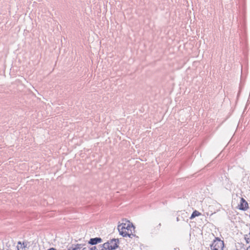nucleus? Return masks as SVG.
<instances>
[{"mask_svg": "<svg viewBox=\"0 0 250 250\" xmlns=\"http://www.w3.org/2000/svg\"><path fill=\"white\" fill-rule=\"evenodd\" d=\"M224 246V242L218 237H216L212 244L210 245L211 250H223Z\"/></svg>", "mask_w": 250, "mask_h": 250, "instance_id": "obj_1", "label": "nucleus"}, {"mask_svg": "<svg viewBox=\"0 0 250 250\" xmlns=\"http://www.w3.org/2000/svg\"><path fill=\"white\" fill-rule=\"evenodd\" d=\"M126 224L125 223H122V224L118 225V229L120 232V235H122L123 237H126L128 236L129 237H131V236H134L133 234H129L128 232H127L125 230V227L126 226Z\"/></svg>", "mask_w": 250, "mask_h": 250, "instance_id": "obj_2", "label": "nucleus"}, {"mask_svg": "<svg viewBox=\"0 0 250 250\" xmlns=\"http://www.w3.org/2000/svg\"><path fill=\"white\" fill-rule=\"evenodd\" d=\"M109 250H115L119 247V240L118 238H113L107 241Z\"/></svg>", "mask_w": 250, "mask_h": 250, "instance_id": "obj_3", "label": "nucleus"}, {"mask_svg": "<svg viewBox=\"0 0 250 250\" xmlns=\"http://www.w3.org/2000/svg\"><path fill=\"white\" fill-rule=\"evenodd\" d=\"M249 208L248 202L243 198H241V202L239 205V209L246 210Z\"/></svg>", "mask_w": 250, "mask_h": 250, "instance_id": "obj_4", "label": "nucleus"}, {"mask_svg": "<svg viewBox=\"0 0 250 250\" xmlns=\"http://www.w3.org/2000/svg\"><path fill=\"white\" fill-rule=\"evenodd\" d=\"M103 241V240L100 237H95L90 238L88 241V243L91 245H95L98 243H100Z\"/></svg>", "mask_w": 250, "mask_h": 250, "instance_id": "obj_5", "label": "nucleus"}, {"mask_svg": "<svg viewBox=\"0 0 250 250\" xmlns=\"http://www.w3.org/2000/svg\"><path fill=\"white\" fill-rule=\"evenodd\" d=\"M201 215V213H200L199 211H198L197 210H194V211L192 212V214H191V216L190 217V219H193L194 218H195V217H196V216H199V215Z\"/></svg>", "mask_w": 250, "mask_h": 250, "instance_id": "obj_6", "label": "nucleus"}, {"mask_svg": "<svg viewBox=\"0 0 250 250\" xmlns=\"http://www.w3.org/2000/svg\"><path fill=\"white\" fill-rule=\"evenodd\" d=\"M131 229H133V230L134 231L135 227L132 224H131V225L130 226V225L128 224L126 225V226L125 227V230L127 229L128 231L129 230H130V231H131L130 234H132Z\"/></svg>", "mask_w": 250, "mask_h": 250, "instance_id": "obj_7", "label": "nucleus"}, {"mask_svg": "<svg viewBox=\"0 0 250 250\" xmlns=\"http://www.w3.org/2000/svg\"><path fill=\"white\" fill-rule=\"evenodd\" d=\"M100 246L102 248L101 250H109L108 243H104L102 245H100Z\"/></svg>", "mask_w": 250, "mask_h": 250, "instance_id": "obj_8", "label": "nucleus"}, {"mask_svg": "<svg viewBox=\"0 0 250 250\" xmlns=\"http://www.w3.org/2000/svg\"><path fill=\"white\" fill-rule=\"evenodd\" d=\"M85 245V244H75L76 250H80L83 246Z\"/></svg>", "mask_w": 250, "mask_h": 250, "instance_id": "obj_9", "label": "nucleus"}, {"mask_svg": "<svg viewBox=\"0 0 250 250\" xmlns=\"http://www.w3.org/2000/svg\"><path fill=\"white\" fill-rule=\"evenodd\" d=\"M76 247L75 246V244H73L70 246H69L67 248L68 250H76Z\"/></svg>", "mask_w": 250, "mask_h": 250, "instance_id": "obj_10", "label": "nucleus"}, {"mask_svg": "<svg viewBox=\"0 0 250 250\" xmlns=\"http://www.w3.org/2000/svg\"><path fill=\"white\" fill-rule=\"evenodd\" d=\"M89 250H98V249L96 246H93L90 248Z\"/></svg>", "mask_w": 250, "mask_h": 250, "instance_id": "obj_11", "label": "nucleus"}, {"mask_svg": "<svg viewBox=\"0 0 250 250\" xmlns=\"http://www.w3.org/2000/svg\"><path fill=\"white\" fill-rule=\"evenodd\" d=\"M18 245H22V243H21V241H19V242H18ZM22 245H23V248H25V247H26V246H25V245H24V243H22Z\"/></svg>", "mask_w": 250, "mask_h": 250, "instance_id": "obj_12", "label": "nucleus"}, {"mask_svg": "<svg viewBox=\"0 0 250 250\" xmlns=\"http://www.w3.org/2000/svg\"><path fill=\"white\" fill-rule=\"evenodd\" d=\"M47 250H57L54 248H50Z\"/></svg>", "mask_w": 250, "mask_h": 250, "instance_id": "obj_13", "label": "nucleus"}, {"mask_svg": "<svg viewBox=\"0 0 250 250\" xmlns=\"http://www.w3.org/2000/svg\"><path fill=\"white\" fill-rule=\"evenodd\" d=\"M246 241L247 243H249V242H250V239L249 238H247V239H246Z\"/></svg>", "mask_w": 250, "mask_h": 250, "instance_id": "obj_14", "label": "nucleus"}, {"mask_svg": "<svg viewBox=\"0 0 250 250\" xmlns=\"http://www.w3.org/2000/svg\"><path fill=\"white\" fill-rule=\"evenodd\" d=\"M85 249H86V248H83L82 250H85Z\"/></svg>", "mask_w": 250, "mask_h": 250, "instance_id": "obj_15", "label": "nucleus"}, {"mask_svg": "<svg viewBox=\"0 0 250 250\" xmlns=\"http://www.w3.org/2000/svg\"><path fill=\"white\" fill-rule=\"evenodd\" d=\"M175 250H180L179 248H176L175 249Z\"/></svg>", "mask_w": 250, "mask_h": 250, "instance_id": "obj_16", "label": "nucleus"}, {"mask_svg": "<svg viewBox=\"0 0 250 250\" xmlns=\"http://www.w3.org/2000/svg\"><path fill=\"white\" fill-rule=\"evenodd\" d=\"M161 226V223H160V224H159L158 226H159V227H160Z\"/></svg>", "mask_w": 250, "mask_h": 250, "instance_id": "obj_17", "label": "nucleus"}, {"mask_svg": "<svg viewBox=\"0 0 250 250\" xmlns=\"http://www.w3.org/2000/svg\"><path fill=\"white\" fill-rule=\"evenodd\" d=\"M177 221H179V218L178 217L177 218Z\"/></svg>", "mask_w": 250, "mask_h": 250, "instance_id": "obj_18", "label": "nucleus"}]
</instances>
